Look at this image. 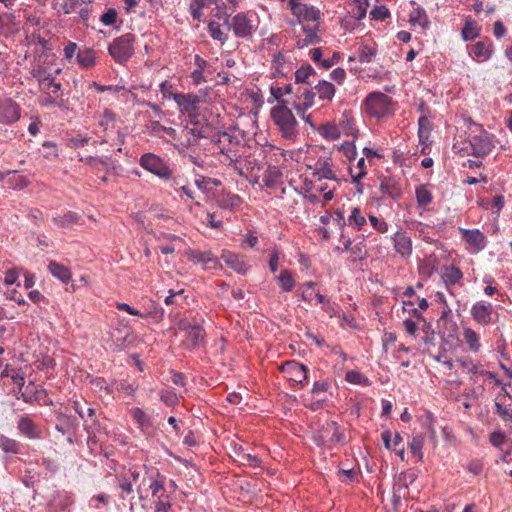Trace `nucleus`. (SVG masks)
<instances>
[{"label":"nucleus","instance_id":"obj_22","mask_svg":"<svg viewBox=\"0 0 512 512\" xmlns=\"http://www.w3.org/2000/svg\"><path fill=\"white\" fill-rule=\"evenodd\" d=\"M187 329L186 340L189 348L193 349L202 344L205 338V331L200 323L194 321V323H187L184 325Z\"/></svg>","mask_w":512,"mask_h":512},{"label":"nucleus","instance_id":"obj_13","mask_svg":"<svg viewBox=\"0 0 512 512\" xmlns=\"http://www.w3.org/2000/svg\"><path fill=\"white\" fill-rule=\"evenodd\" d=\"M391 242L393 243V248L396 254L403 258H409L413 252V243L411 237L407 234L406 231L402 229L397 230L390 237Z\"/></svg>","mask_w":512,"mask_h":512},{"label":"nucleus","instance_id":"obj_58","mask_svg":"<svg viewBox=\"0 0 512 512\" xmlns=\"http://www.w3.org/2000/svg\"><path fill=\"white\" fill-rule=\"evenodd\" d=\"M166 477L157 473V477L152 480L149 488L153 497L159 498V492L164 490Z\"/></svg>","mask_w":512,"mask_h":512},{"label":"nucleus","instance_id":"obj_29","mask_svg":"<svg viewBox=\"0 0 512 512\" xmlns=\"http://www.w3.org/2000/svg\"><path fill=\"white\" fill-rule=\"evenodd\" d=\"M194 64L196 68L191 72L190 77L193 81V84L198 86L207 82V79L204 76V72L208 69L209 63L200 55L196 54L194 56Z\"/></svg>","mask_w":512,"mask_h":512},{"label":"nucleus","instance_id":"obj_47","mask_svg":"<svg viewBox=\"0 0 512 512\" xmlns=\"http://www.w3.org/2000/svg\"><path fill=\"white\" fill-rule=\"evenodd\" d=\"M377 49L372 46L362 45L358 49V60L360 63H370L376 56Z\"/></svg>","mask_w":512,"mask_h":512},{"label":"nucleus","instance_id":"obj_20","mask_svg":"<svg viewBox=\"0 0 512 512\" xmlns=\"http://www.w3.org/2000/svg\"><path fill=\"white\" fill-rule=\"evenodd\" d=\"M187 255L194 264H202L211 269L221 267L219 259L211 251L191 250Z\"/></svg>","mask_w":512,"mask_h":512},{"label":"nucleus","instance_id":"obj_30","mask_svg":"<svg viewBox=\"0 0 512 512\" xmlns=\"http://www.w3.org/2000/svg\"><path fill=\"white\" fill-rule=\"evenodd\" d=\"M48 271L54 278L60 280L64 284H67L71 280L72 274L70 269L56 261L49 262Z\"/></svg>","mask_w":512,"mask_h":512},{"label":"nucleus","instance_id":"obj_15","mask_svg":"<svg viewBox=\"0 0 512 512\" xmlns=\"http://www.w3.org/2000/svg\"><path fill=\"white\" fill-rule=\"evenodd\" d=\"M55 430L62 435H70L72 432H78L79 421L72 415L58 412L55 416Z\"/></svg>","mask_w":512,"mask_h":512},{"label":"nucleus","instance_id":"obj_40","mask_svg":"<svg viewBox=\"0 0 512 512\" xmlns=\"http://www.w3.org/2000/svg\"><path fill=\"white\" fill-rule=\"evenodd\" d=\"M319 134L327 140H337L341 137V129L334 123H326L319 128Z\"/></svg>","mask_w":512,"mask_h":512},{"label":"nucleus","instance_id":"obj_8","mask_svg":"<svg viewBox=\"0 0 512 512\" xmlns=\"http://www.w3.org/2000/svg\"><path fill=\"white\" fill-rule=\"evenodd\" d=\"M280 370L290 382L303 387L308 380V368L295 360L286 361L280 366Z\"/></svg>","mask_w":512,"mask_h":512},{"label":"nucleus","instance_id":"obj_31","mask_svg":"<svg viewBox=\"0 0 512 512\" xmlns=\"http://www.w3.org/2000/svg\"><path fill=\"white\" fill-rule=\"evenodd\" d=\"M366 215L360 207H353L347 217V226L360 231L366 225Z\"/></svg>","mask_w":512,"mask_h":512},{"label":"nucleus","instance_id":"obj_64","mask_svg":"<svg viewBox=\"0 0 512 512\" xmlns=\"http://www.w3.org/2000/svg\"><path fill=\"white\" fill-rule=\"evenodd\" d=\"M464 371L470 374L478 373L477 364L469 357L460 358L457 360Z\"/></svg>","mask_w":512,"mask_h":512},{"label":"nucleus","instance_id":"obj_9","mask_svg":"<svg viewBox=\"0 0 512 512\" xmlns=\"http://www.w3.org/2000/svg\"><path fill=\"white\" fill-rule=\"evenodd\" d=\"M32 76L37 79L42 93H51L63 97L62 85L55 81L54 76L39 67L32 71Z\"/></svg>","mask_w":512,"mask_h":512},{"label":"nucleus","instance_id":"obj_27","mask_svg":"<svg viewBox=\"0 0 512 512\" xmlns=\"http://www.w3.org/2000/svg\"><path fill=\"white\" fill-rule=\"evenodd\" d=\"M314 175L321 179L337 181V176L332 170L331 163L328 158H319L314 165Z\"/></svg>","mask_w":512,"mask_h":512},{"label":"nucleus","instance_id":"obj_12","mask_svg":"<svg viewBox=\"0 0 512 512\" xmlns=\"http://www.w3.org/2000/svg\"><path fill=\"white\" fill-rule=\"evenodd\" d=\"M462 240L467 243L473 253H479L485 249L487 239L483 232L479 229L459 228Z\"/></svg>","mask_w":512,"mask_h":512},{"label":"nucleus","instance_id":"obj_4","mask_svg":"<svg viewBox=\"0 0 512 512\" xmlns=\"http://www.w3.org/2000/svg\"><path fill=\"white\" fill-rule=\"evenodd\" d=\"M364 111L373 118H383L392 112V99L382 92H371L363 102Z\"/></svg>","mask_w":512,"mask_h":512},{"label":"nucleus","instance_id":"obj_56","mask_svg":"<svg viewBox=\"0 0 512 512\" xmlns=\"http://www.w3.org/2000/svg\"><path fill=\"white\" fill-rule=\"evenodd\" d=\"M380 191L384 195H387V196L391 197L392 199H397L401 195L400 189L394 183H392L390 181L382 182L380 185Z\"/></svg>","mask_w":512,"mask_h":512},{"label":"nucleus","instance_id":"obj_42","mask_svg":"<svg viewBox=\"0 0 512 512\" xmlns=\"http://www.w3.org/2000/svg\"><path fill=\"white\" fill-rule=\"evenodd\" d=\"M345 380L350 384L358 385V386H362V387H367V386H370V384H371V381L369 380V378H367L365 375H363L358 370L347 371V373L345 375Z\"/></svg>","mask_w":512,"mask_h":512},{"label":"nucleus","instance_id":"obj_7","mask_svg":"<svg viewBox=\"0 0 512 512\" xmlns=\"http://www.w3.org/2000/svg\"><path fill=\"white\" fill-rule=\"evenodd\" d=\"M288 6L292 14L302 25L305 24V22L317 23L320 20L321 12L314 6H309L300 0H289Z\"/></svg>","mask_w":512,"mask_h":512},{"label":"nucleus","instance_id":"obj_19","mask_svg":"<svg viewBox=\"0 0 512 512\" xmlns=\"http://www.w3.org/2000/svg\"><path fill=\"white\" fill-rule=\"evenodd\" d=\"M209 151L211 154L219 153L224 159L221 160L222 163L226 164V162L234 163L235 161H240L241 155L238 150L231 145L225 143H213L210 148H204Z\"/></svg>","mask_w":512,"mask_h":512},{"label":"nucleus","instance_id":"obj_3","mask_svg":"<svg viewBox=\"0 0 512 512\" xmlns=\"http://www.w3.org/2000/svg\"><path fill=\"white\" fill-rule=\"evenodd\" d=\"M271 117L277 125L281 136L293 140L298 135V123L292 111L286 106L272 108Z\"/></svg>","mask_w":512,"mask_h":512},{"label":"nucleus","instance_id":"obj_63","mask_svg":"<svg viewBox=\"0 0 512 512\" xmlns=\"http://www.w3.org/2000/svg\"><path fill=\"white\" fill-rule=\"evenodd\" d=\"M368 219L372 227L379 233H386L389 229V224L384 219H379L374 215H369Z\"/></svg>","mask_w":512,"mask_h":512},{"label":"nucleus","instance_id":"obj_1","mask_svg":"<svg viewBox=\"0 0 512 512\" xmlns=\"http://www.w3.org/2000/svg\"><path fill=\"white\" fill-rule=\"evenodd\" d=\"M495 147V136L488 133L481 125L474 123L466 146L462 149L469 155L484 157Z\"/></svg>","mask_w":512,"mask_h":512},{"label":"nucleus","instance_id":"obj_35","mask_svg":"<svg viewBox=\"0 0 512 512\" xmlns=\"http://www.w3.org/2000/svg\"><path fill=\"white\" fill-rule=\"evenodd\" d=\"M39 105L45 108L52 106L65 108L67 106V101L62 96L53 95L51 93H43L39 98Z\"/></svg>","mask_w":512,"mask_h":512},{"label":"nucleus","instance_id":"obj_60","mask_svg":"<svg viewBox=\"0 0 512 512\" xmlns=\"http://www.w3.org/2000/svg\"><path fill=\"white\" fill-rule=\"evenodd\" d=\"M370 16L373 20H376V21H384L385 19L389 18L390 17V11L389 9L384 6V5H381V6H375L371 12H370Z\"/></svg>","mask_w":512,"mask_h":512},{"label":"nucleus","instance_id":"obj_51","mask_svg":"<svg viewBox=\"0 0 512 512\" xmlns=\"http://www.w3.org/2000/svg\"><path fill=\"white\" fill-rule=\"evenodd\" d=\"M242 203V199L237 194L228 193L220 199V206L224 209H233Z\"/></svg>","mask_w":512,"mask_h":512},{"label":"nucleus","instance_id":"obj_5","mask_svg":"<svg viewBox=\"0 0 512 512\" xmlns=\"http://www.w3.org/2000/svg\"><path fill=\"white\" fill-rule=\"evenodd\" d=\"M135 35L125 33L115 38L108 46V53L118 64H125L134 54Z\"/></svg>","mask_w":512,"mask_h":512},{"label":"nucleus","instance_id":"obj_36","mask_svg":"<svg viewBox=\"0 0 512 512\" xmlns=\"http://www.w3.org/2000/svg\"><path fill=\"white\" fill-rule=\"evenodd\" d=\"M76 60L80 67L91 68L96 64L95 51L91 48L78 51Z\"/></svg>","mask_w":512,"mask_h":512},{"label":"nucleus","instance_id":"obj_43","mask_svg":"<svg viewBox=\"0 0 512 512\" xmlns=\"http://www.w3.org/2000/svg\"><path fill=\"white\" fill-rule=\"evenodd\" d=\"M423 445H424V438L421 435L413 436L412 439L408 443L410 452L413 456H415L417 458V461L423 460V451H422Z\"/></svg>","mask_w":512,"mask_h":512},{"label":"nucleus","instance_id":"obj_34","mask_svg":"<svg viewBox=\"0 0 512 512\" xmlns=\"http://www.w3.org/2000/svg\"><path fill=\"white\" fill-rule=\"evenodd\" d=\"M462 277V271L454 265L445 267L442 271V279L447 287L455 285L462 279Z\"/></svg>","mask_w":512,"mask_h":512},{"label":"nucleus","instance_id":"obj_53","mask_svg":"<svg viewBox=\"0 0 512 512\" xmlns=\"http://www.w3.org/2000/svg\"><path fill=\"white\" fill-rule=\"evenodd\" d=\"M418 477V474L414 470H408L406 472L400 473L398 477V485L399 487L408 488L412 485Z\"/></svg>","mask_w":512,"mask_h":512},{"label":"nucleus","instance_id":"obj_46","mask_svg":"<svg viewBox=\"0 0 512 512\" xmlns=\"http://www.w3.org/2000/svg\"><path fill=\"white\" fill-rule=\"evenodd\" d=\"M316 95V92H314L313 90L305 89L304 91H302L301 97L303 98V103L295 105L296 111L305 112L307 109L312 107Z\"/></svg>","mask_w":512,"mask_h":512},{"label":"nucleus","instance_id":"obj_24","mask_svg":"<svg viewBox=\"0 0 512 512\" xmlns=\"http://www.w3.org/2000/svg\"><path fill=\"white\" fill-rule=\"evenodd\" d=\"M173 100L178 105L180 111L191 113L197 109V105L200 102V98L195 94H173Z\"/></svg>","mask_w":512,"mask_h":512},{"label":"nucleus","instance_id":"obj_41","mask_svg":"<svg viewBox=\"0 0 512 512\" xmlns=\"http://www.w3.org/2000/svg\"><path fill=\"white\" fill-rule=\"evenodd\" d=\"M131 415L141 430H146L152 427V420L142 409L135 407L131 410Z\"/></svg>","mask_w":512,"mask_h":512},{"label":"nucleus","instance_id":"obj_6","mask_svg":"<svg viewBox=\"0 0 512 512\" xmlns=\"http://www.w3.org/2000/svg\"><path fill=\"white\" fill-rule=\"evenodd\" d=\"M139 165L162 180L172 177V170L167 162L154 153H145L139 159Z\"/></svg>","mask_w":512,"mask_h":512},{"label":"nucleus","instance_id":"obj_16","mask_svg":"<svg viewBox=\"0 0 512 512\" xmlns=\"http://www.w3.org/2000/svg\"><path fill=\"white\" fill-rule=\"evenodd\" d=\"M17 429L21 435L28 439L42 438V430L29 416H20L17 421Z\"/></svg>","mask_w":512,"mask_h":512},{"label":"nucleus","instance_id":"obj_33","mask_svg":"<svg viewBox=\"0 0 512 512\" xmlns=\"http://www.w3.org/2000/svg\"><path fill=\"white\" fill-rule=\"evenodd\" d=\"M316 94L322 101H331L335 95V86L326 80H321L315 86Z\"/></svg>","mask_w":512,"mask_h":512},{"label":"nucleus","instance_id":"obj_11","mask_svg":"<svg viewBox=\"0 0 512 512\" xmlns=\"http://www.w3.org/2000/svg\"><path fill=\"white\" fill-rule=\"evenodd\" d=\"M21 116V108L11 98H0V123L10 125L17 122Z\"/></svg>","mask_w":512,"mask_h":512},{"label":"nucleus","instance_id":"obj_45","mask_svg":"<svg viewBox=\"0 0 512 512\" xmlns=\"http://www.w3.org/2000/svg\"><path fill=\"white\" fill-rule=\"evenodd\" d=\"M0 449L5 453L19 454L20 443L15 439H11L2 435L0 438Z\"/></svg>","mask_w":512,"mask_h":512},{"label":"nucleus","instance_id":"obj_57","mask_svg":"<svg viewBox=\"0 0 512 512\" xmlns=\"http://www.w3.org/2000/svg\"><path fill=\"white\" fill-rule=\"evenodd\" d=\"M184 290L173 291L169 290L168 296L165 297L164 303L169 305L180 306L183 304L185 297L183 296Z\"/></svg>","mask_w":512,"mask_h":512},{"label":"nucleus","instance_id":"obj_10","mask_svg":"<svg viewBox=\"0 0 512 512\" xmlns=\"http://www.w3.org/2000/svg\"><path fill=\"white\" fill-rule=\"evenodd\" d=\"M229 29L233 31L236 37L249 39L252 37L254 27L247 14L240 12L231 18Z\"/></svg>","mask_w":512,"mask_h":512},{"label":"nucleus","instance_id":"obj_61","mask_svg":"<svg viewBox=\"0 0 512 512\" xmlns=\"http://www.w3.org/2000/svg\"><path fill=\"white\" fill-rule=\"evenodd\" d=\"M92 387L95 391H105L108 395L113 393V388L104 378L96 377L91 380Z\"/></svg>","mask_w":512,"mask_h":512},{"label":"nucleus","instance_id":"obj_44","mask_svg":"<svg viewBox=\"0 0 512 512\" xmlns=\"http://www.w3.org/2000/svg\"><path fill=\"white\" fill-rule=\"evenodd\" d=\"M207 30L212 39L219 41L222 45L226 43L228 35L221 30L218 22H209Z\"/></svg>","mask_w":512,"mask_h":512},{"label":"nucleus","instance_id":"obj_38","mask_svg":"<svg viewBox=\"0 0 512 512\" xmlns=\"http://www.w3.org/2000/svg\"><path fill=\"white\" fill-rule=\"evenodd\" d=\"M276 281L278 282L283 292H291L295 287V280L291 272L287 269L280 272V274L276 277Z\"/></svg>","mask_w":512,"mask_h":512},{"label":"nucleus","instance_id":"obj_14","mask_svg":"<svg viewBox=\"0 0 512 512\" xmlns=\"http://www.w3.org/2000/svg\"><path fill=\"white\" fill-rule=\"evenodd\" d=\"M73 408L79 417L83 420V428L87 433V443H95L96 433L101 430V424L99 420L94 419L93 421L89 422L88 419H85L84 408L79 401L73 402Z\"/></svg>","mask_w":512,"mask_h":512},{"label":"nucleus","instance_id":"obj_2","mask_svg":"<svg viewBox=\"0 0 512 512\" xmlns=\"http://www.w3.org/2000/svg\"><path fill=\"white\" fill-rule=\"evenodd\" d=\"M313 440L319 447L333 449L346 443V436L341 427L334 421H327L313 434Z\"/></svg>","mask_w":512,"mask_h":512},{"label":"nucleus","instance_id":"obj_23","mask_svg":"<svg viewBox=\"0 0 512 512\" xmlns=\"http://www.w3.org/2000/svg\"><path fill=\"white\" fill-rule=\"evenodd\" d=\"M302 29L304 32V37L299 38L297 41V46L299 48H304L312 44H317L321 42V37L319 36V24L313 23L310 24H303Z\"/></svg>","mask_w":512,"mask_h":512},{"label":"nucleus","instance_id":"obj_50","mask_svg":"<svg viewBox=\"0 0 512 512\" xmlns=\"http://www.w3.org/2000/svg\"><path fill=\"white\" fill-rule=\"evenodd\" d=\"M313 74H315V70L310 64L302 65L295 72V82L307 83L308 78Z\"/></svg>","mask_w":512,"mask_h":512},{"label":"nucleus","instance_id":"obj_17","mask_svg":"<svg viewBox=\"0 0 512 512\" xmlns=\"http://www.w3.org/2000/svg\"><path fill=\"white\" fill-rule=\"evenodd\" d=\"M494 46L490 39L478 41L470 47L469 54L477 62L488 61L493 54Z\"/></svg>","mask_w":512,"mask_h":512},{"label":"nucleus","instance_id":"obj_25","mask_svg":"<svg viewBox=\"0 0 512 512\" xmlns=\"http://www.w3.org/2000/svg\"><path fill=\"white\" fill-rule=\"evenodd\" d=\"M188 134L194 136L199 142L204 141L205 144H209L210 146L213 144V140H215L216 132L213 128L206 125H195L194 127L187 129Z\"/></svg>","mask_w":512,"mask_h":512},{"label":"nucleus","instance_id":"obj_52","mask_svg":"<svg viewBox=\"0 0 512 512\" xmlns=\"http://www.w3.org/2000/svg\"><path fill=\"white\" fill-rule=\"evenodd\" d=\"M213 143H225L231 146H237L240 144V139L236 136L231 135L229 132H216L215 140Z\"/></svg>","mask_w":512,"mask_h":512},{"label":"nucleus","instance_id":"obj_59","mask_svg":"<svg viewBox=\"0 0 512 512\" xmlns=\"http://www.w3.org/2000/svg\"><path fill=\"white\" fill-rule=\"evenodd\" d=\"M416 200L419 206H426L432 201L431 193L423 186L416 189Z\"/></svg>","mask_w":512,"mask_h":512},{"label":"nucleus","instance_id":"obj_55","mask_svg":"<svg viewBox=\"0 0 512 512\" xmlns=\"http://www.w3.org/2000/svg\"><path fill=\"white\" fill-rule=\"evenodd\" d=\"M140 317L151 318L159 322L164 318V309L161 306L152 303V307L146 312H141Z\"/></svg>","mask_w":512,"mask_h":512},{"label":"nucleus","instance_id":"obj_21","mask_svg":"<svg viewBox=\"0 0 512 512\" xmlns=\"http://www.w3.org/2000/svg\"><path fill=\"white\" fill-rule=\"evenodd\" d=\"M221 259L229 268L233 269L240 275H246L249 271L250 267L246 263V261L239 255L231 251L223 250L221 254Z\"/></svg>","mask_w":512,"mask_h":512},{"label":"nucleus","instance_id":"obj_54","mask_svg":"<svg viewBox=\"0 0 512 512\" xmlns=\"http://www.w3.org/2000/svg\"><path fill=\"white\" fill-rule=\"evenodd\" d=\"M236 454L240 457L243 464H247L252 467L260 465V459L256 455L246 453L242 447L236 449Z\"/></svg>","mask_w":512,"mask_h":512},{"label":"nucleus","instance_id":"obj_26","mask_svg":"<svg viewBox=\"0 0 512 512\" xmlns=\"http://www.w3.org/2000/svg\"><path fill=\"white\" fill-rule=\"evenodd\" d=\"M81 216L73 211H66L63 214H54L52 221L58 228H70L72 225L81 223Z\"/></svg>","mask_w":512,"mask_h":512},{"label":"nucleus","instance_id":"obj_48","mask_svg":"<svg viewBox=\"0 0 512 512\" xmlns=\"http://www.w3.org/2000/svg\"><path fill=\"white\" fill-rule=\"evenodd\" d=\"M462 38L465 41H471L479 37L480 30L474 22L468 21L462 28Z\"/></svg>","mask_w":512,"mask_h":512},{"label":"nucleus","instance_id":"obj_39","mask_svg":"<svg viewBox=\"0 0 512 512\" xmlns=\"http://www.w3.org/2000/svg\"><path fill=\"white\" fill-rule=\"evenodd\" d=\"M288 66V61L286 60L285 55L282 52H278L273 55L272 59V68L274 69L273 75L276 76H285L286 75V67Z\"/></svg>","mask_w":512,"mask_h":512},{"label":"nucleus","instance_id":"obj_32","mask_svg":"<svg viewBox=\"0 0 512 512\" xmlns=\"http://www.w3.org/2000/svg\"><path fill=\"white\" fill-rule=\"evenodd\" d=\"M338 126L341 129V134L344 133L347 136H354L358 132L355 120L350 111H344L342 113Z\"/></svg>","mask_w":512,"mask_h":512},{"label":"nucleus","instance_id":"obj_28","mask_svg":"<svg viewBox=\"0 0 512 512\" xmlns=\"http://www.w3.org/2000/svg\"><path fill=\"white\" fill-rule=\"evenodd\" d=\"M432 131V125L427 116L422 115L418 119V138L419 143L423 145L421 153L425 154V149L430 143V134Z\"/></svg>","mask_w":512,"mask_h":512},{"label":"nucleus","instance_id":"obj_18","mask_svg":"<svg viewBox=\"0 0 512 512\" xmlns=\"http://www.w3.org/2000/svg\"><path fill=\"white\" fill-rule=\"evenodd\" d=\"M470 313L477 323L487 325L492 321L493 307L490 303L478 301L472 305Z\"/></svg>","mask_w":512,"mask_h":512},{"label":"nucleus","instance_id":"obj_37","mask_svg":"<svg viewBox=\"0 0 512 512\" xmlns=\"http://www.w3.org/2000/svg\"><path fill=\"white\" fill-rule=\"evenodd\" d=\"M463 337H464L465 343L468 345L469 349L472 352L477 353L480 351V348H481L480 337L472 328H469V327L464 328Z\"/></svg>","mask_w":512,"mask_h":512},{"label":"nucleus","instance_id":"obj_49","mask_svg":"<svg viewBox=\"0 0 512 512\" xmlns=\"http://www.w3.org/2000/svg\"><path fill=\"white\" fill-rule=\"evenodd\" d=\"M356 169H357V172H354V170L352 168H350L352 183L360 184L361 180L366 176V165H365L364 157H361L360 159H358Z\"/></svg>","mask_w":512,"mask_h":512},{"label":"nucleus","instance_id":"obj_62","mask_svg":"<svg viewBox=\"0 0 512 512\" xmlns=\"http://www.w3.org/2000/svg\"><path fill=\"white\" fill-rule=\"evenodd\" d=\"M409 22L412 25H420L421 27L425 28L428 24L427 16L422 9H417L416 14H411Z\"/></svg>","mask_w":512,"mask_h":512}]
</instances>
